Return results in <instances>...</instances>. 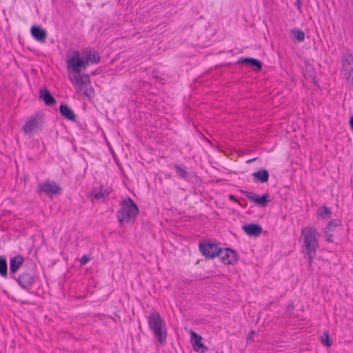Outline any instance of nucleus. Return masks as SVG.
I'll use <instances>...</instances> for the list:
<instances>
[{
    "label": "nucleus",
    "instance_id": "nucleus-35",
    "mask_svg": "<svg viewBox=\"0 0 353 353\" xmlns=\"http://www.w3.org/2000/svg\"><path fill=\"white\" fill-rule=\"evenodd\" d=\"M296 3L298 6V8L299 9L300 8V6H301V0H296Z\"/></svg>",
    "mask_w": 353,
    "mask_h": 353
},
{
    "label": "nucleus",
    "instance_id": "nucleus-26",
    "mask_svg": "<svg viewBox=\"0 0 353 353\" xmlns=\"http://www.w3.org/2000/svg\"><path fill=\"white\" fill-rule=\"evenodd\" d=\"M340 225L339 220H332L331 221L325 228V230L333 231L336 228H337Z\"/></svg>",
    "mask_w": 353,
    "mask_h": 353
},
{
    "label": "nucleus",
    "instance_id": "nucleus-15",
    "mask_svg": "<svg viewBox=\"0 0 353 353\" xmlns=\"http://www.w3.org/2000/svg\"><path fill=\"white\" fill-rule=\"evenodd\" d=\"M243 231L250 236H259L262 232V228L258 224H247L243 226Z\"/></svg>",
    "mask_w": 353,
    "mask_h": 353
},
{
    "label": "nucleus",
    "instance_id": "nucleus-22",
    "mask_svg": "<svg viewBox=\"0 0 353 353\" xmlns=\"http://www.w3.org/2000/svg\"><path fill=\"white\" fill-rule=\"evenodd\" d=\"M174 168L179 177L184 180H188L189 179V174L185 166L176 164L174 165Z\"/></svg>",
    "mask_w": 353,
    "mask_h": 353
},
{
    "label": "nucleus",
    "instance_id": "nucleus-12",
    "mask_svg": "<svg viewBox=\"0 0 353 353\" xmlns=\"http://www.w3.org/2000/svg\"><path fill=\"white\" fill-rule=\"evenodd\" d=\"M24 261L23 257L18 254L14 256L13 258L10 259V276L12 279H16L15 273L19 270V268L21 266Z\"/></svg>",
    "mask_w": 353,
    "mask_h": 353
},
{
    "label": "nucleus",
    "instance_id": "nucleus-10",
    "mask_svg": "<svg viewBox=\"0 0 353 353\" xmlns=\"http://www.w3.org/2000/svg\"><path fill=\"white\" fill-rule=\"evenodd\" d=\"M21 288L24 290L28 289L34 283V277L32 274L28 272H22L18 277L14 279Z\"/></svg>",
    "mask_w": 353,
    "mask_h": 353
},
{
    "label": "nucleus",
    "instance_id": "nucleus-4",
    "mask_svg": "<svg viewBox=\"0 0 353 353\" xmlns=\"http://www.w3.org/2000/svg\"><path fill=\"white\" fill-rule=\"evenodd\" d=\"M66 63L68 70L77 74H79L88 65L83 52L81 53L79 51H75L73 55L67 59Z\"/></svg>",
    "mask_w": 353,
    "mask_h": 353
},
{
    "label": "nucleus",
    "instance_id": "nucleus-23",
    "mask_svg": "<svg viewBox=\"0 0 353 353\" xmlns=\"http://www.w3.org/2000/svg\"><path fill=\"white\" fill-rule=\"evenodd\" d=\"M0 275L6 277L8 275V264L4 256H0Z\"/></svg>",
    "mask_w": 353,
    "mask_h": 353
},
{
    "label": "nucleus",
    "instance_id": "nucleus-36",
    "mask_svg": "<svg viewBox=\"0 0 353 353\" xmlns=\"http://www.w3.org/2000/svg\"><path fill=\"white\" fill-rule=\"evenodd\" d=\"M288 308H292H292H293V306H292V305H289V306H288Z\"/></svg>",
    "mask_w": 353,
    "mask_h": 353
},
{
    "label": "nucleus",
    "instance_id": "nucleus-19",
    "mask_svg": "<svg viewBox=\"0 0 353 353\" xmlns=\"http://www.w3.org/2000/svg\"><path fill=\"white\" fill-rule=\"evenodd\" d=\"M60 112L63 117L70 121H75L76 115L73 110L67 105L62 103L59 108Z\"/></svg>",
    "mask_w": 353,
    "mask_h": 353
},
{
    "label": "nucleus",
    "instance_id": "nucleus-9",
    "mask_svg": "<svg viewBox=\"0 0 353 353\" xmlns=\"http://www.w3.org/2000/svg\"><path fill=\"white\" fill-rule=\"evenodd\" d=\"M219 256L225 264H234L237 261L236 252L230 248H221Z\"/></svg>",
    "mask_w": 353,
    "mask_h": 353
},
{
    "label": "nucleus",
    "instance_id": "nucleus-33",
    "mask_svg": "<svg viewBox=\"0 0 353 353\" xmlns=\"http://www.w3.org/2000/svg\"><path fill=\"white\" fill-rule=\"evenodd\" d=\"M229 199H230V201H234V202L237 201L236 197L234 195L230 194L229 196Z\"/></svg>",
    "mask_w": 353,
    "mask_h": 353
},
{
    "label": "nucleus",
    "instance_id": "nucleus-5",
    "mask_svg": "<svg viewBox=\"0 0 353 353\" xmlns=\"http://www.w3.org/2000/svg\"><path fill=\"white\" fill-rule=\"evenodd\" d=\"M43 121L40 114H37L26 122L23 127V130L26 134L32 135L34 133L41 131L43 128Z\"/></svg>",
    "mask_w": 353,
    "mask_h": 353
},
{
    "label": "nucleus",
    "instance_id": "nucleus-32",
    "mask_svg": "<svg viewBox=\"0 0 353 353\" xmlns=\"http://www.w3.org/2000/svg\"><path fill=\"white\" fill-rule=\"evenodd\" d=\"M254 333L255 332L254 331H250L247 336V341L250 340L252 338Z\"/></svg>",
    "mask_w": 353,
    "mask_h": 353
},
{
    "label": "nucleus",
    "instance_id": "nucleus-30",
    "mask_svg": "<svg viewBox=\"0 0 353 353\" xmlns=\"http://www.w3.org/2000/svg\"><path fill=\"white\" fill-rule=\"evenodd\" d=\"M90 261V258L86 255H83L80 259L81 265H85Z\"/></svg>",
    "mask_w": 353,
    "mask_h": 353
},
{
    "label": "nucleus",
    "instance_id": "nucleus-6",
    "mask_svg": "<svg viewBox=\"0 0 353 353\" xmlns=\"http://www.w3.org/2000/svg\"><path fill=\"white\" fill-rule=\"evenodd\" d=\"M39 191L45 192L48 196L60 194L62 192L61 188L54 181H46L39 184Z\"/></svg>",
    "mask_w": 353,
    "mask_h": 353
},
{
    "label": "nucleus",
    "instance_id": "nucleus-2",
    "mask_svg": "<svg viewBox=\"0 0 353 353\" xmlns=\"http://www.w3.org/2000/svg\"><path fill=\"white\" fill-rule=\"evenodd\" d=\"M139 213V209L134 201L128 198L121 202L120 209L117 212L118 221L121 224L134 220Z\"/></svg>",
    "mask_w": 353,
    "mask_h": 353
},
{
    "label": "nucleus",
    "instance_id": "nucleus-21",
    "mask_svg": "<svg viewBox=\"0 0 353 353\" xmlns=\"http://www.w3.org/2000/svg\"><path fill=\"white\" fill-rule=\"evenodd\" d=\"M83 52L85 55V58L86 59L88 64L90 63H97L99 62L100 55L97 52H92L91 50H90V51H83Z\"/></svg>",
    "mask_w": 353,
    "mask_h": 353
},
{
    "label": "nucleus",
    "instance_id": "nucleus-1",
    "mask_svg": "<svg viewBox=\"0 0 353 353\" xmlns=\"http://www.w3.org/2000/svg\"><path fill=\"white\" fill-rule=\"evenodd\" d=\"M301 234L303 236L305 257L308 259L309 265H311L313 259L316 256V249L319 247L316 239L317 231L314 227H306L302 229Z\"/></svg>",
    "mask_w": 353,
    "mask_h": 353
},
{
    "label": "nucleus",
    "instance_id": "nucleus-25",
    "mask_svg": "<svg viewBox=\"0 0 353 353\" xmlns=\"http://www.w3.org/2000/svg\"><path fill=\"white\" fill-rule=\"evenodd\" d=\"M321 341L327 347H330L332 345V343L327 332H324V334L321 336Z\"/></svg>",
    "mask_w": 353,
    "mask_h": 353
},
{
    "label": "nucleus",
    "instance_id": "nucleus-27",
    "mask_svg": "<svg viewBox=\"0 0 353 353\" xmlns=\"http://www.w3.org/2000/svg\"><path fill=\"white\" fill-rule=\"evenodd\" d=\"M70 79L72 84L75 86L78 85L83 79L82 77L77 74L73 77H70Z\"/></svg>",
    "mask_w": 353,
    "mask_h": 353
},
{
    "label": "nucleus",
    "instance_id": "nucleus-8",
    "mask_svg": "<svg viewBox=\"0 0 353 353\" xmlns=\"http://www.w3.org/2000/svg\"><path fill=\"white\" fill-rule=\"evenodd\" d=\"M243 194L252 202H254L259 207H265L270 202L268 193L262 196H258L256 194L248 191H243Z\"/></svg>",
    "mask_w": 353,
    "mask_h": 353
},
{
    "label": "nucleus",
    "instance_id": "nucleus-11",
    "mask_svg": "<svg viewBox=\"0 0 353 353\" xmlns=\"http://www.w3.org/2000/svg\"><path fill=\"white\" fill-rule=\"evenodd\" d=\"M343 71L346 79L353 85V57L348 54L345 58Z\"/></svg>",
    "mask_w": 353,
    "mask_h": 353
},
{
    "label": "nucleus",
    "instance_id": "nucleus-14",
    "mask_svg": "<svg viewBox=\"0 0 353 353\" xmlns=\"http://www.w3.org/2000/svg\"><path fill=\"white\" fill-rule=\"evenodd\" d=\"M191 342L194 350L202 353L205 352L208 348L201 343L202 337L194 332H191Z\"/></svg>",
    "mask_w": 353,
    "mask_h": 353
},
{
    "label": "nucleus",
    "instance_id": "nucleus-17",
    "mask_svg": "<svg viewBox=\"0 0 353 353\" xmlns=\"http://www.w3.org/2000/svg\"><path fill=\"white\" fill-rule=\"evenodd\" d=\"M39 97L43 99L45 102L46 105L48 106H52L56 103V100L53 97V96L50 94V92L46 90L43 89L40 90Z\"/></svg>",
    "mask_w": 353,
    "mask_h": 353
},
{
    "label": "nucleus",
    "instance_id": "nucleus-7",
    "mask_svg": "<svg viewBox=\"0 0 353 353\" xmlns=\"http://www.w3.org/2000/svg\"><path fill=\"white\" fill-rule=\"evenodd\" d=\"M221 248H219L216 244L214 243H200L199 251L207 259H213L215 256H219Z\"/></svg>",
    "mask_w": 353,
    "mask_h": 353
},
{
    "label": "nucleus",
    "instance_id": "nucleus-13",
    "mask_svg": "<svg viewBox=\"0 0 353 353\" xmlns=\"http://www.w3.org/2000/svg\"><path fill=\"white\" fill-rule=\"evenodd\" d=\"M30 32L34 39L41 42L45 43L47 37L46 31L40 26H33L31 28Z\"/></svg>",
    "mask_w": 353,
    "mask_h": 353
},
{
    "label": "nucleus",
    "instance_id": "nucleus-3",
    "mask_svg": "<svg viewBox=\"0 0 353 353\" xmlns=\"http://www.w3.org/2000/svg\"><path fill=\"white\" fill-rule=\"evenodd\" d=\"M148 321L155 337L161 344L164 343L166 341L165 325L159 314L154 311L152 312L148 317Z\"/></svg>",
    "mask_w": 353,
    "mask_h": 353
},
{
    "label": "nucleus",
    "instance_id": "nucleus-28",
    "mask_svg": "<svg viewBox=\"0 0 353 353\" xmlns=\"http://www.w3.org/2000/svg\"><path fill=\"white\" fill-rule=\"evenodd\" d=\"M331 210L326 206H324L320 211L319 214L322 217H327L331 214Z\"/></svg>",
    "mask_w": 353,
    "mask_h": 353
},
{
    "label": "nucleus",
    "instance_id": "nucleus-16",
    "mask_svg": "<svg viewBox=\"0 0 353 353\" xmlns=\"http://www.w3.org/2000/svg\"><path fill=\"white\" fill-rule=\"evenodd\" d=\"M238 63L248 64L255 71H260L263 65L259 60L250 57H241L239 59Z\"/></svg>",
    "mask_w": 353,
    "mask_h": 353
},
{
    "label": "nucleus",
    "instance_id": "nucleus-29",
    "mask_svg": "<svg viewBox=\"0 0 353 353\" xmlns=\"http://www.w3.org/2000/svg\"><path fill=\"white\" fill-rule=\"evenodd\" d=\"M324 234L327 241L330 243L334 242L333 234H332V231L324 230Z\"/></svg>",
    "mask_w": 353,
    "mask_h": 353
},
{
    "label": "nucleus",
    "instance_id": "nucleus-31",
    "mask_svg": "<svg viewBox=\"0 0 353 353\" xmlns=\"http://www.w3.org/2000/svg\"><path fill=\"white\" fill-rule=\"evenodd\" d=\"M104 197V194L102 192H96L94 194V198L97 199H100Z\"/></svg>",
    "mask_w": 353,
    "mask_h": 353
},
{
    "label": "nucleus",
    "instance_id": "nucleus-37",
    "mask_svg": "<svg viewBox=\"0 0 353 353\" xmlns=\"http://www.w3.org/2000/svg\"><path fill=\"white\" fill-rule=\"evenodd\" d=\"M352 3H353V0H352Z\"/></svg>",
    "mask_w": 353,
    "mask_h": 353
},
{
    "label": "nucleus",
    "instance_id": "nucleus-24",
    "mask_svg": "<svg viewBox=\"0 0 353 353\" xmlns=\"http://www.w3.org/2000/svg\"><path fill=\"white\" fill-rule=\"evenodd\" d=\"M292 32L294 37V38L299 41V42H303L305 40V33L303 31L294 28L292 30Z\"/></svg>",
    "mask_w": 353,
    "mask_h": 353
},
{
    "label": "nucleus",
    "instance_id": "nucleus-34",
    "mask_svg": "<svg viewBox=\"0 0 353 353\" xmlns=\"http://www.w3.org/2000/svg\"><path fill=\"white\" fill-rule=\"evenodd\" d=\"M256 159V158H254V159H250V160L247 161V163H252V162H253V161H254Z\"/></svg>",
    "mask_w": 353,
    "mask_h": 353
},
{
    "label": "nucleus",
    "instance_id": "nucleus-18",
    "mask_svg": "<svg viewBox=\"0 0 353 353\" xmlns=\"http://www.w3.org/2000/svg\"><path fill=\"white\" fill-rule=\"evenodd\" d=\"M252 175L255 181L261 183H265L269 179V173L265 169H261L257 172H253Z\"/></svg>",
    "mask_w": 353,
    "mask_h": 353
},
{
    "label": "nucleus",
    "instance_id": "nucleus-20",
    "mask_svg": "<svg viewBox=\"0 0 353 353\" xmlns=\"http://www.w3.org/2000/svg\"><path fill=\"white\" fill-rule=\"evenodd\" d=\"M88 82L82 79V81L78 85H76V89L79 93H82L85 96L90 97L91 93H92L93 92L92 89L88 90Z\"/></svg>",
    "mask_w": 353,
    "mask_h": 353
}]
</instances>
